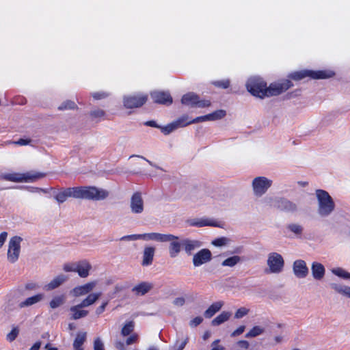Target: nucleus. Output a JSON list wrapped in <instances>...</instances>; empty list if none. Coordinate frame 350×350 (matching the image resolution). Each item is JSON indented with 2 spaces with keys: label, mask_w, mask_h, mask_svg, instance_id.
Instances as JSON below:
<instances>
[{
  "label": "nucleus",
  "mask_w": 350,
  "mask_h": 350,
  "mask_svg": "<svg viewBox=\"0 0 350 350\" xmlns=\"http://www.w3.org/2000/svg\"><path fill=\"white\" fill-rule=\"evenodd\" d=\"M317 213L321 217H327L335 208V203L331 196L325 190H316Z\"/></svg>",
  "instance_id": "1"
},
{
  "label": "nucleus",
  "mask_w": 350,
  "mask_h": 350,
  "mask_svg": "<svg viewBox=\"0 0 350 350\" xmlns=\"http://www.w3.org/2000/svg\"><path fill=\"white\" fill-rule=\"evenodd\" d=\"M76 198L91 200H102L109 196V192L103 189L96 187H75Z\"/></svg>",
  "instance_id": "2"
},
{
  "label": "nucleus",
  "mask_w": 350,
  "mask_h": 350,
  "mask_svg": "<svg viewBox=\"0 0 350 350\" xmlns=\"http://www.w3.org/2000/svg\"><path fill=\"white\" fill-rule=\"evenodd\" d=\"M44 176V174L38 172L25 173H8L2 176V178L14 183H33Z\"/></svg>",
  "instance_id": "3"
},
{
  "label": "nucleus",
  "mask_w": 350,
  "mask_h": 350,
  "mask_svg": "<svg viewBox=\"0 0 350 350\" xmlns=\"http://www.w3.org/2000/svg\"><path fill=\"white\" fill-rule=\"evenodd\" d=\"M246 88L247 91L254 96L260 98L267 96V84L260 78H250L246 83Z\"/></svg>",
  "instance_id": "4"
},
{
  "label": "nucleus",
  "mask_w": 350,
  "mask_h": 350,
  "mask_svg": "<svg viewBox=\"0 0 350 350\" xmlns=\"http://www.w3.org/2000/svg\"><path fill=\"white\" fill-rule=\"evenodd\" d=\"M334 75L332 71H313L310 70H304L291 73L289 77L293 80L299 81L306 77H310L314 79H328Z\"/></svg>",
  "instance_id": "5"
},
{
  "label": "nucleus",
  "mask_w": 350,
  "mask_h": 350,
  "mask_svg": "<svg viewBox=\"0 0 350 350\" xmlns=\"http://www.w3.org/2000/svg\"><path fill=\"white\" fill-rule=\"evenodd\" d=\"M267 265L270 273H279L282 271L284 260L278 252H271L267 256Z\"/></svg>",
  "instance_id": "6"
},
{
  "label": "nucleus",
  "mask_w": 350,
  "mask_h": 350,
  "mask_svg": "<svg viewBox=\"0 0 350 350\" xmlns=\"http://www.w3.org/2000/svg\"><path fill=\"white\" fill-rule=\"evenodd\" d=\"M22 241L23 239L19 236H14L9 241L7 257L11 263H14L19 258Z\"/></svg>",
  "instance_id": "7"
},
{
  "label": "nucleus",
  "mask_w": 350,
  "mask_h": 350,
  "mask_svg": "<svg viewBox=\"0 0 350 350\" xmlns=\"http://www.w3.org/2000/svg\"><path fill=\"white\" fill-rule=\"evenodd\" d=\"M272 180L265 176L256 177L252 180V189L254 196L261 197L271 187Z\"/></svg>",
  "instance_id": "8"
},
{
  "label": "nucleus",
  "mask_w": 350,
  "mask_h": 350,
  "mask_svg": "<svg viewBox=\"0 0 350 350\" xmlns=\"http://www.w3.org/2000/svg\"><path fill=\"white\" fill-rule=\"evenodd\" d=\"M181 103L191 107L203 108L211 105L209 100H200L199 96L193 92H189L184 94L182 97Z\"/></svg>",
  "instance_id": "9"
},
{
  "label": "nucleus",
  "mask_w": 350,
  "mask_h": 350,
  "mask_svg": "<svg viewBox=\"0 0 350 350\" xmlns=\"http://www.w3.org/2000/svg\"><path fill=\"white\" fill-rule=\"evenodd\" d=\"M292 86L293 83L288 79H285L281 82L271 83L267 88V97L279 95Z\"/></svg>",
  "instance_id": "10"
},
{
  "label": "nucleus",
  "mask_w": 350,
  "mask_h": 350,
  "mask_svg": "<svg viewBox=\"0 0 350 350\" xmlns=\"http://www.w3.org/2000/svg\"><path fill=\"white\" fill-rule=\"evenodd\" d=\"M166 241H163V243H169V255L171 258H174L178 256L181 251V247H183L182 241H179L178 237H176L172 234H165Z\"/></svg>",
  "instance_id": "11"
},
{
  "label": "nucleus",
  "mask_w": 350,
  "mask_h": 350,
  "mask_svg": "<svg viewBox=\"0 0 350 350\" xmlns=\"http://www.w3.org/2000/svg\"><path fill=\"white\" fill-rule=\"evenodd\" d=\"M146 95L127 96L124 97V106L127 109L142 107L147 100Z\"/></svg>",
  "instance_id": "12"
},
{
  "label": "nucleus",
  "mask_w": 350,
  "mask_h": 350,
  "mask_svg": "<svg viewBox=\"0 0 350 350\" xmlns=\"http://www.w3.org/2000/svg\"><path fill=\"white\" fill-rule=\"evenodd\" d=\"M130 208L134 214H141L144 211V202L140 193L136 192L131 198Z\"/></svg>",
  "instance_id": "13"
},
{
  "label": "nucleus",
  "mask_w": 350,
  "mask_h": 350,
  "mask_svg": "<svg viewBox=\"0 0 350 350\" xmlns=\"http://www.w3.org/2000/svg\"><path fill=\"white\" fill-rule=\"evenodd\" d=\"M212 258V254L208 249H202L193 256L194 267H200L208 262Z\"/></svg>",
  "instance_id": "14"
},
{
  "label": "nucleus",
  "mask_w": 350,
  "mask_h": 350,
  "mask_svg": "<svg viewBox=\"0 0 350 350\" xmlns=\"http://www.w3.org/2000/svg\"><path fill=\"white\" fill-rule=\"evenodd\" d=\"M96 285V281H91L85 284L75 287L70 291V293L72 295V296L76 297L83 296L85 295L90 294V293L93 291Z\"/></svg>",
  "instance_id": "15"
},
{
  "label": "nucleus",
  "mask_w": 350,
  "mask_h": 350,
  "mask_svg": "<svg viewBox=\"0 0 350 350\" xmlns=\"http://www.w3.org/2000/svg\"><path fill=\"white\" fill-rule=\"evenodd\" d=\"M293 271L298 278H305L308 274V268L303 260H297L293 262Z\"/></svg>",
  "instance_id": "16"
},
{
  "label": "nucleus",
  "mask_w": 350,
  "mask_h": 350,
  "mask_svg": "<svg viewBox=\"0 0 350 350\" xmlns=\"http://www.w3.org/2000/svg\"><path fill=\"white\" fill-rule=\"evenodd\" d=\"M154 103L162 105H170L172 103V98L167 92L154 91L150 94Z\"/></svg>",
  "instance_id": "17"
},
{
  "label": "nucleus",
  "mask_w": 350,
  "mask_h": 350,
  "mask_svg": "<svg viewBox=\"0 0 350 350\" xmlns=\"http://www.w3.org/2000/svg\"><path fill=\"white\" fill-rule=\"evenodd\" d=\"M76 198L75 187H68L57 192L54 198L59 204L65 202L68 198Z\"/></svg>",
  "instance_id": "18"
},
{
  "label": "nucleus",
  "mask_w": 350,
  "mask_h": 350,
  "mask_svg": "<svg viewBox=\"0 0 350 350\" xmlns=\"http://www.w3.org/2000/svg\"><path fill=\"white\" fill-rule=\"evenodd\" d=\"M92 269L90 263L86 260H83L77 262L76 265V273L83 278H87L90 274V271Z\"/></svg>",
  "instance_id": "19"
},
{
  "label": "nucleus",
  "mask_w": 350,
  "mask_h": 350,
  "mask_svg": "<svg viewBox=\"0 0 350 350\" xmlns=\"http://www.w3.org/2000/svg\"><path fill=\"white\" fill-rule=\"evenodd\" d=\"M226 116V111L224 110H217L213 113L197 117L194 118L193 122H204V121H213L219 120Z\"/></svg>",
  "instance_id": "20"
},
{
  "label": "nucleus",
  "mask_w": 350,
  "mask_h": 350,
  "mask_svg": "<svg viewBox=\"0 0 350 350\" xmlns=\"http://www.w3.org/2000/svg\"><path fill=\"white\" fill-rule=\"evenodd\" d=\"M183 247L185 252L190 255L192 252L199 248L202 245V243L198 240L185 239L182 240Z\"/></svg>",
  "instance_id": "21"
},
{
  "label": "nucleus",
  "mask_w": 350,
  "mask_h": 350,
  "mask_svg": "<svg viewBox=\"0 0 350 350\" xmlns=\"http://www.w3.org/2000/svg\"><path fill=\"white\" fill-rule=\"evenodd\" d=\"M311 271L314 279L321 280L325 275V269L321 263L313 262L311 265Z\"/></svg>",
  "instance_id": "22"
},
{
  "label": "nucleus",
  "mask_w": 350,
  "mask_h": 350,
  "mask_svg": "<svg viewBox=\"0 0 350 350\" xmlns=\"http://www.w3.org/2000/svg\"><path fill=\"white\" fill-rule=\"evenodd\" d=\"M155 253V248L152 246H146L143 251V260L142 265L148 266L152 264Z\"/></svg>",
  "instance_id": "23"
},
{
  "label": "nucleus",
  "mask_w": 350,
  "mask_h": 350,
  "mask_svg": "<svg viewBox=\"0 0 350 350\" xmlns=\"http://www.w3.org/2000/svg\"><path fill=\"white\" fill-rule=\"evenodd\" d=\"M152 287L153 285L151 283L143 282L135 286L131 291L135 295L142 296L148 293Z\"/></svg>",
  "instance_id": "24"
},
{
  "label": "nucleus",
  "mask_w": 350,
  "mask_h": 350,
  "mask_svg": "<svg viewBox=\"0 0 350 350\" xmlns=\"http://www.w3.org/2000/svg\"><path fill=\"white\" fill-rule=\"evenodd\" d=\"M187 224L190 226L203 227V226H217L215 221L206 218H196L189 219Z\"/></svg>",
  "instance_id": "25"
},
{
  "label": "nucleus",
  "mask_w": 350,
  "mask_h": 350,
  "mask_svg": "<svg viewBox=\"0 0 350 350\" xmlns=\"http://www.w3.org/2000/svg\"><path fill=\"white\" fill-rule=\"evenodd\" d=\"M166 234H162L159 232H148L141 234L142 240L145 241H157L163 243V241H166Z\"/></svg>",
  "instance_id": "26"
},
{
  "label": "nucleus",
  "mask_w": 350,
  "mask_h": 350,
  "mask_svg": "<svg viewBox=\"0 0 350 350\" xmlns=\"http://www.w3.org/2000/svg\"><path fill=\"white\" fill-rule=\"evenodd\" d=\"M68 280V277L64 274H60L54 278L49 283L45 285L44 288L46 291H51L62 285Z\"/></svg>",
  "instance_id": "27"
},
{
  "label": "nucleus",
  "mask_w": 350,
  "mask_h": 350,
  "mask_svg": "<svg viewBox=\"0 0 350 350\" xmlns=\"http://www.w3.org/2000/svg\"><path fill=\"white\" fill-rule=\"evenodd\" d=\"M83 308V306H81V304L70 307V319L77 320L81 318L85 317L88 314V311L82 310Z\"/></svg>",
  "instance_id": "28"
},
{
  "label": "nucleus",
  "mask_w": 350,
  "mask_h": 350,
  "mask_svg": "<svg viewBox=\"0 0 350 350\" xmlns=\"http://www.w3.org/2000/svg\"><path fill=\"white\" fill-rule=\"evenodd\" d=\"M138 340V335L133 333L129 336L125 342L117 341L115 344L116 347L119 350H126V346L135 344Z\"/></svg>",
  "instance_id": "29"
},
{
  "label": "nucleus",
  "mask_w": 350,
  "mask_h": 350,
  "mask_svg": "<svg viewBox=\"0 0 350 350\" xmlns=\"http://www.w3.org/2000/svg\"><path fill=\"white\" fill-rule=\"evenodd\" d=\"M278 207L284 211L294 213L297 211V204L286 199H281L278 201Z\"/></svg>",
  "instance_id": "30"
},
{
  "label": "nucleus",
  "mask_w": 350,
  "mask_h": 350,
  "mask_svg": "<svg viewBox=\"0 0 350 350\" xmlns=\"http://www.w3.org/2000/svg\"><path fill=\"white\" fill-rule=\"evenodd\" d=\"M43 298H44V295L42 293H39V294L35 295L32 297H29L27 298L25 300H24L23 301H21L18 304V306L21 308L29 307V306H33V305L41 301L43 299Z\"/></svg>",
  "instance_id": "31"
},
{
  "label": "nucleus",
  "mask_w": 350,
  "mask_h": 350,
  "mask_svg": "<svg viewBox=\"0 0 350 350\" xmlns=\"http://www.w3.org/2000/svg\"><path fill=\"white\" fill-rule=\"evenodd\" d=\"M86 332H83L77 333L72 343L73 350H84L83 345L86 341Z\"/></svg>",
  "instance_id": "32"
},
{
  "label": "nucleus",
  "mask_w": 350,
  "mask_h": 350,
  "mask_svg": "<svg viewBox=\"0 0 350 350\" xmlns=\"http://www.w3.org/2000/svg\"><path fill=\"white\" fill-rule=\"evenodd\" d=\"M330 286L336 293L350 298V286L337 283H332Z\"/></svg>",
  "instance_id": "33"
},
{
  "label": "nucleus",
  "mask_w": 350,
  "mask_h": 350,
  "mask_svg": "<svg viewBox=\"0 0 350 350\" xmlns=\"http://www.w3.org/2000/svg\"><path fill=\"white\" fill-rule=\"evenodd\" d=\"M100 295L101 293H93L88 294V295L80 303L81 306L85 308L93 305L99 299Z\"/></svg>",
  "instance_id": "34"
},
{
  "label": "nucleus",
  "mask_w": 350,
  "mask_h": 350,
  "mask_svg": "<svg viewBox=\"0 0 350 350\" xmlns=\"http://www.w3.org/2000/svg\"><path fill=\"white\" fill-rule=\"evenodd\" d=\"M224 303L222 301H217L212 304L208 309L204 312V316L206 318L212 317L216 312L220 310L223 306Z\"/></svg>",
  "instance_id": "35"
},
{
  "label": "nucleus",
  "mask_w": 350,
  "mask_h": 350,
  "mask_svg": "<svg viewBox=\"0 0 350 350\" xmlns=\"http://www.w3.org/2000/svg\"><path fill=\"white\" fill-rule=\"evenodd\" d=\"M230 316L231 313L230 312L224 311L212 321L211 325L213 326L219 325L227 321L230 319Z\"/></svg>",
  "instance_id": "36"
},
{
  "label": "nucleus",
  "mask_w": 350,
  "mask_h": 350,
  "mask_svg": "<svg viewBox=\"0 0 350 350\" xmlns=\"http://www.w3.org/2000/svg\"><path fill=\"white\" fill-rule=\"evenodd\" d=\"M286 229L293 232L297 237H300L304 231L303 226L295 223H292L287 225Z\"/></svg>",
  "instance_id": "37"
},
{
  "label": "nucleus",
  "mask_w": 350,
  "mask_h": 350,
  "mask_svg": "<svg viewBox=\"0 0 350 350\" xmlns=\"http://www.w3.org/2000/svg\"><path fill=\"white\" fill-rule=\"evenodd\" d=\"M194 119L189 120V117L187 116H183L177 120H174V123L176 124L178 129L185 127L189 124L193 123H197L198 122H193Z\"/></svg>",
  "instance_id": "38"
},
{
  "label": "nucleus",
  "mask_w": 350,
  "mask_h": 350,
  "mask_svg": "<svg viewBox=\"0 0 350 350\" xmlns=\"http://www.w3.org/2000/svg\"><path fill=\"white\" fill-rule=\"evenodd\" d=\"M241 257L239 256H233L231 257H229L224 260L221 262V266L223 267H233L236 265H237L239 262H241Z\"/></svg>",
  "instance_id": "39"
},
{
  "label": "nucleus",
  "mask_w": 350,
  "mask_h": 350,
  "mask_svg": "<svg viewBox=\"0 0 350 350\" xmlns=\"http://www.w3.org/2000/svg\"><path fill=\"white\" fill-rule=\"evenodd\" d=\"M65 301L66 297L64 295H58L54 297L52 299V300L50 301L49 305L52 309H55L63 305L65 303Z\"/></svg>",
  "instance_id": "40"
},
{
  "label": "nucleus",
  "mask_w": 350,
  "mask_h": 350,
  "mask_svg": "<svg viewBox=\"0 0 350 350\" xmlns=\"http://www.w3.org/2000/svg\"><path fill=\"white\" fill-rule=\"evenodd\" d=\"M265 329L260 326L256 325L253 327L246 334V338H254L262 334Z\"/></svg>",
  "instance_id": "41"
},
{
  "label": "nucleus",
  "mask_w": 350,
  "mask_h": 350,
  "mask_svg": "<svg viewBox=\"0 0 350 350\" xmlns=\"http://www.w3.org/2000/svg\"><path fill=\"white\" fill-rule=\"evenodd\" d=\"M332 273L335 275L343 278V279H350V273L346 271L344 269L341 267L334 268L331 270Z\"/></svg>",
  "instance_id": "42"
},
{
  "label": "nucleus",
  "mask_w": 350,
  "mask_h": 350,
  "mask_svg": "<svg viewBox=\"0 0 350 350\" xmlns=\"http://www.w3.org/2000/svg\"><path fill=\"white\" fill-rule=\"evenodd\" d=\"M134 329V323L132 321H129L126 323L124 327L122 328L121 334L123 336H127L133 334V331Z\"/></svg>",
  "instance_id": "43"
},
{
  "label": "nucleus",
  "mask_w": 350,
  "mask_h": 350,
  "mask_svg": "<svg viewBox=\"0 0 350 350\" xmlns=\"http://www.w3.org/2000/svg\"><path fill=\"white\" fill-rule=\"evenodd\" d=\"M176 129H178V128L174 122H172L165 126H161V131L164 135H169Z\"/></svg>",
  "instance_id": "44"
},
{
  "label": "nucleus",
  "mask_w": 350,
  "mask_h": 350,
  "mask_svg": "<svg viewBox=\"0 0 350 350\" xmlns=\"http://www.w3.org/2000/svg\"><path fill=\"white\" fill-rule=\"evenodd\" d=\"M250 312V310L245 308V307H241L240 308H239L235 314H234V318L235 319H241L243 318V317L246 316Z\"/></svg>",
  "instance_id": "45"
},
{
  "label": "nucleus",
  "mask_w": 350,
  "mask_h": 350,
  "mask_svg": "<svg viewBox=\"0 0 350 350\" xmlns=\"http://www.w3.org/2000/svg\"><path fill=\"white\" fill-rule=\"evenodd\" d=\"M75 107V104L74 102L71 100H67L63 103L61 105L58 107V109L64 110V109H72Z\"/></svg>",
  "instance_id": "46"
},
{
  "label": "nucleus",
  "mask_w": 350,
  "mask_h": 350,
  "mask_svg": "<svg viewBox=\"0 0 350 350\" xmlns=\"http://www.w3.org/2000/svg\"><path fill=\"white\" fill-rule=\"evenodd\" d=\"M77 262L66 263L64 265L63 270L66 272H75Z\"/></svg>",
  "instance_id": "47"
},
{
  "label": "nucleus",
  "mask_w": 350,
  "mask_h": 350,
  "mask_svg": "<svg viewBox=\"0 0 350 350\" xmlns=\"http://www.w3.org/2000/svg\"><path fill=\"white\" fill-rule=\"evenodd\" d=\"M18 333H19V331H18V328H16V327L13 328L12 329V331L7 334V336H6L7 340L10 342L16 339V338L17 337Z\"/></svg>",
  "instance_id": "48"
},
{
  "label": "nucleus",
  "mask_w": 350,
  "mask_h": 350,
  "mask_svg": "<svg viewBox=\"0 0 350 350\" xmlns=\"http://www.w3.org/2000/svg\"><path fill=\"white\" fill-rule=\"evenodd\" d=\"M188 340H189V338H188V337H187L181 342H179L177 340L176 342V343H175V345H174V350H183L185 347L186 346V345L188 342Z\"/></svg>",
  "instance_id": "49"
},
{
  "label": "nucleus",
  "mask_w": 350,
  "mask_h": 350,
  "mask_svg": "<svg viewBox=\"0 0 350 350\" xmlns=\"http://www.w3.org/2000/svg\"><path fill=\"white\" fill-rule=\"evenodd\" d=\"M142 239L141 234L126 235L120 238L122 241H135Z\"/></svg>",
  "instance_id": "50"
},
{
  "label": "nucleus",
  "mask_w": 350,
  "mask_h": 350,
  "mask_svg": "<svg viewBox=\"0 0 350 350\" xmlns=\"http://www.w3.org/2000/svg\"><path fill=\"white\" fill-rule=\"evenodd\" d=\"M94 350H105L104 344L100 338H97L94 341Z\"/></svg>",
  "instance_id": "51"
},
{
  "label": "nucleus",
  "mask_w": 350,
  "mask_h": 350,
  "mask_svg": "<svg viewBox=\"0 0 350 350\" xmlns=\"http://www.w3.org/2000/svg\"><path fill=\"white\" fill-rule=\"evenodd\" d=\"M226 241H227L226 239L224 237H222V238H219V239H215L214 241H213L212 243L215 246L221 247V246L226 245Z\"/></svg>",
  "instance_id": "52"
},
{
  "label": "nucleus",
  "mask_w": 350,
  "mask_h": 350,
  "mask_svg": "<svg viewBox=\"0 0 350 350\" xmlns=\"http://www.w3.org/2000/svg\"><path fill=\"white\" fill-rule=\"evenodd\" d=\"M203 321L201 317H196L189 322V325L192 327H196L200 325Z\"/></svg>",
  "instance_id": "53"
},
{
  "label": "nucleus",
  "mask_w": 350,
  "mask_h": 350,
  "mask_svg": "<svg viewBox=\"0 0 350 350\" xmlns=\"http://www.w3.org/2000/svg\"><path fill=\"white\" fill-rule=\"evenodd\" d=\"M245 325H241L237 329H236L234 332L231 334V337H236L237 336L241 335L245 331Z\"/></svg>",
  "instance_id": "54"
},
{
  "label": "nucleus",
  "mask_w": 350,
  "mask_h": 350,
  "mask_svg": "<svg viewBox=\"0 0 350 350\" xmlns=\"http://www.w3.org/2000/svg\"><path fill=\"white\" fill-rule=\"evenodd\" d=\"M216 86L221 87L222 88H227L230 85L229 80L218 81L214 83Z\"/></svg>",
  "instance_id": "55"
},
{
  "label": "nucleus",
  "mask_w": 350,
  "mask_h": 350,
  "mask_svg": "<svg viewBox=\"0 0 350 350\" xmlns=\"http://www.w3.org/2000/svg\"><path fill=\"white\" fill-rule=\"evenodd\" d=\"M185 299L184 297H176L173 301L174 305L176 306H178V307L183 306L185 304Z\"/></svg>",
  "instance_id": "56"
},
{
  "label": "nucleus",
  "mask_w": 350,
  "mask_h": 350,
  "mask_svg": "<svg viewBox=\"0 0 350 350\" xmlns=\"http://www.w3.org/2000/svg\"><path fill=\"white\" fill-rule=\"evenodd\" d=\"M107 304H108L107 301L103 302L102 304L96 308V314L98 315H100V314H102L105 310V308H106Z\"/></svg>",
  "instance_id": "57"
},
{
  "label": "nucleus",
  "mask_w": 350,
  "mask_h": 350,
  "mask_svg": "<svg viewBox=\"0 0 350 350\" xmlns=\"http://www.w3.org/2000/svg\"><path fill=\"white\" fill-rule=\"evenodd\" d=\"M31 140L29 139H19L18 141L14 142L15 145L26 146L31 143Z\"/></svg>",
  "instance_id": "58"
},
{
  "label": "nucleus",
  "mask_w": 350,
  "mask_h": 350,
  "mask_svg": "<svg viewBox=\"0 0 350 350\" xmlns=\"http://www.w3.org/2000/svg\"><path fill=\"white\" fill-rule=\"evenodd\" d=\"M219 339L214 340L211 344L212 349L211 350H224V347L223 346L219 345Z\"/></svg>",
  "instance_id": "59"
},
{
  "label": "nucleus",
  "mask_w": 350,
  "mask_h": 350,
  "mask_svg": "<svg viewBox=\"0 0 350 350\" xmlns=\"http://www.w3.org/2000/svg\"><path fill=\"white\" fill-rule=\"evenodd\" d=\"M91 115L95 118H101L104 116L105 111L102 109H96L91 112Z\"/></svg>",
  "instance_id": "60"
},
{
  "label": "nucleus",
  "mask_w": 350,
  "mask_h": 350,
  "mask_svg": "<svg viewBox=\"0 0 350 350\" xmlns=\"http://www.w3.org/2000/svg\"><path fill=\"white\" fill-rule=\"evenodd\" d=\"M126 288V286L122 284H117L114 286L113 294L118 293Z\"/></svg>",
  "instance_id": "61"
},
{
  "label": "nucleus",
  "mask_w": 350,
  "mask_h": 350,
  "mask_svg": "<svg viewBox=\"0 0 350 350\" xmlns=\"http://www.w3.org/2000/svg\"><path fill=\"white\" fill-rule=\"evenodd\" d=\"M92 96L95 99H101L107 96V94L104 92H95L92 94Z\"/></svg>",
  "instance_id": "62"
},
{
  "label": "nucleus",
  "mask_w": 350,
  "mask_h": 350,
  "mask_svg": "<svg viewBox=\"0 0 350 350\" xmlns=\"http://www.w3.org/2000/svg\"><path fill=\"white\" fill-rule=\"evenodd\" d=\"M8 237V232H3L0 234V248L3 246L4 242L5 241Z\"/></svg>",
  "instance_id": "63"
},
{
  "label": "nucleus",
  "mask_w": 350,
  "mask_h": 350,
  "mask_svg": "<svg viewBox=\"0 0 350 350\" xmlns=\"http://www.w3.org/2000/svg\"><path fill=\"white\" fill-rule=\"evenodd\" d=\"M238 345L242 347V348H244L245 349H248L249 348V346H250V344L246 340H240L238 342Z\"/></svg>",
  "instance_id": "64"
}]
</instances>
